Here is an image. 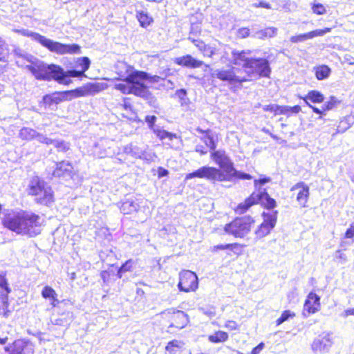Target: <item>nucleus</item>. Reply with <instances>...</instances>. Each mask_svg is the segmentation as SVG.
<instances>
[{"label":"nucleus","mask_w":354,"mask_h":354,"mask_svg":"<svg viewBox=\"0 0 354 354\" xmlns=\"http://www.w3.org/2000/svg\"><path fill=\"white\" fill-rule=\"evenodd\" d=\"M213 160L219 165L223 171L219 169L204 166L196 171L187 174L185 179L193 178H205L211 181H233L239 180H251L252 176L234 167V164L224 151L218 150L212 152Z\"/></svg>","instance_id":"1"},{"label":"nucleus","mask_w":354,"mask_h":354,"mask_svg":"<svg viewBox=\"0 0 354 354\" xmlns=\"http://www.w3.org/2000/svg\"><path fill=\"white\" fill-rule=\"evenodd\" d=\"M41 218L32 212L21 211L6 216L3 225L18 234L28 235L30 237L40 234Z\"/></svg>","instance_id":"2"},{"label":"nucleus","mask_w":354,"mask_h":354,"mask_svg":"<svg viewBox=\"0 0 354 354\" xmlns=\"http://www.w3.org/2000/svg\"><path fill=\"white\" fill-rule=\"evenodd\" d=\"M104 89L102 83H88L74 90L55 93L44 97V103L48 106L58 104L63 101L71 100L79 97L94 95Z\"/></svg>","instance_id":"3"},{"label":"nucleus","mask_w":354,"mask_h":354,"mask_svg":"<svg viewBox=\"0 0 354 354\" xmlns=\"http://www.w3.org/2000/svg\"><path fill=\"white\" fill-rule=\"evenodd\" d=\"M271 180L269 177H264L260 179H256L254 181V187L257 189V192H253L244 202L238 205L235 209L236 214H242L246 212L250 207L255 204H261L268 209H271L276 206V201L271 198L265 189L259 187V185H263Z\"/></svg>","instance_id":"4"},{"label":"nucleus","mask_w":354,"mask_h":354,"mask_svg":"<svg viewBox=\"0 0 354 354\" xmlns=\"http://www.w3.org/2000/svg\"><path fill=\"white\" fill-rule=\"evenodd\" d=\"M30 63L26 64L27 68L38 80L49 81L52 79L57 82L64 76V70L55 64H46L36 57H29Z\"/></svg>","instance_id":"5"},{"label":"nucleus","mask_w":354,"mask_h":354,"mask_svg":"<svg viewBox=\"0 0 354 354\" xmlns=\"http://www.w3.org/2000/svg\"><path fill=\"white\" fill-rule=\"evenodd\" d=\"M29 194L37 203L49 206L53 202V192L50 186L39 177H33L29 184Z\"/></svg>","instance_id":"6"},{"label":"nucleus","mask_w":354,"mask_h":354,"mask_svg":"<svg viewBox=\"0 0 354 354\" xmlns=\"http://www.w3.org/2000/svg\"><path fill=\"white\" fill-rule=\"evenodd\" d=\"M254 220L248 217L236 218L231 223L225 225V232L237 238H243L251 230V225Z\"/></svg>","instance_id":"7"},{"label":"nucleus","mask_w":354,"mask_h":354,"mask_svg":"<svg viewBox=\"0 0 354 354\" xmlns=\"http://www.w3.org/2000/svg\"><path fill=\"white\" fill-rule=\"evenodd\" d=\"M39 44L46 47L50 51L59 54H75L80 52V47L77 44H64L55 41L44 36L39 37Z\"/></svg>","instance_id":"8"},{"label":"nucleus","mask_w":354,"mask_h":354,"mask_svg":"<svg viewBox=\"0 0 354 354\" xmlns=\"http://www.w3.org/2000/svg\"><path fill=\"white\" fill-rule=\"evenodd\" d=\"M245 72L250 77H268L271 73L269 62L264 58H252Z\"/></svg>","instance_id":"9"},{"label":"nucleus","mask_w":354,"mask_h":354,"mask_svg":"<svg viewBox=\"0 0 354 354\" xmlns=\"http://www.w3.org/2000/svg\"><path fill=\"white\" fill-rule=\"evenodd\" d=\"M162 317L169 322V328H183L188 323L187 315L182 310L169 308L162 312Z\"/></svg>","instance_id":"10"},{"label":"nucleus","mask_w":354,"mask_h":354,"mask_svg":"<svg viewBox=\"0 0 354 354\" xmlns=\"http://www.w3.org/2000/svg\"><path fill=\"white\" fill-rule=\"evenodd\" d=\"M211 76L213 78H217L221 81L227 82L230 84H241L248 80L245 77H241L237 75L234 67L227 69L224 68L214 69L212 71Z\"/></svg>","instance_id":"11"},{"label":"nucleus","mask_w":354,"mask_h":354,"mask_svg":"<svg viewBox=\"0 0 354 354\" xmlns=\"http://www.w3.org/2000/svg\"><path fill=\"white\" fill-rule=\"evenodd\" d=\"M178 287L180 291L185 292L195 291L198 287L197 275L190 271L184 270L180 273V281Z\"/></svg>","instance_id":"12"},{"label":"nucleus","mask_w":354,"mask_h":354,"mask_svg":"<svg viewBox=\"0 0 354 354\" xmlns=\"http://www.w3.org/2000/svg\"><path fill=\"white\" fill-rule=\"evenodd\" d=\"M263 222L258 227L255 231V234L257 239H261L268 234L274 227L277 219V211H271L268 212H263Z\"/></svg>","instance_id":"13"},{"label":"nucleus","mask_w":354,"mask_h":354,"mask_svg":"<svg viewBox=\"0 0 354 354\" xmlns=\"http://www.w3.org/2000/svg\"><path fill=\"white\" fill-rule=\"evenodd\" d=\"M1 354H34V346L29 342L17 339L6 346Z\"/></svg>","instance_id":"14"},{"label":"nucleus","mask_w":354,"mask_h":354,"mask_svg":"<svg viewBox=\"0 0 354 354\" xmlns=\"http://www.w3.org/2000/svg\"><path fill=\"white\" fill-rule=\"evenodd\" d=\"M135 71H133L127 76V80L131 83V93L137 96L145 97L147 96L149 91L147 86L140 81L144 80L140 77H133Z\"/></svg>","instance_id":"15"},{"label":"nucleus","mask_w":354,"mask_h":354,"mask_svg":"<svg viewBox=\"0 0 354 354\" xmlns=\"http://www.w3.org/2000/svg\"><path fill=\"white\" fill-rule=\"evenodd\" d=\"M330 335L328 333L318 336L312 343L311 348L315 353H326L332 345Z\"/></svg>","instance_id":"16"},{"label":"nucleus","mask_w":354,"mask_h":354,"mask_svg":"<svg viewBox=\"0 0 354 354\" xmlns=\"http://www.w3.org/2000/svg\"><path fill=\"white\" fill-rule=\"evenodd\" d=\"M291 191H298L297 194V201L303 207H306V203L309 198V187L304 182L295 184Z\"/></svg>","instance_id":"17"},{"label":"nucleus","mask_w":354,"mask_h":354,"mask_svg":"<svg viewBox=\"0 0 354 354\" xmlns=\"http://www.w3.org/2000/svg\"><path fill=\"white\" fill-rule=\"evenodd\" d=\"M10 292V289L8 286L6 279L4 276L0 274V315H6L5 310L8 306V295Z\"/></svg>","instance_id":"18"},{"label":"nucleus","mask_w":354,"mask_h":354,"mask_svg":"<svg viewBox=\"0 0 354 354\" xmlns=\"http://www.w3.org/2000/svg\"><path fill=\"white\" fill-rule=\"evenodd\" d=\"M250 54V51L248 50H231L232 62L231 63L234 65L242 66L245 71L247 69L249 62L251 58L248 57V55Z\"/></svg>","instance_id":"19"},{"label":"nucleus","mask_w":354,"mask_h":354,"mask_svg":"<svg viewBox=\"0 0 354 354\" xmlns=\"http://www.w3.org/2000/svg\"><path fill=\"white\" fill-rule=\"evenodd\" d=\"M331 31L330 28H325L322 30H315L313 31H310L307 33L300 34L295 36H292L290 39V41L292 43H298L306 41L308 39L314 38L315 37L323 36L325 34L330 32Z\"/></svg>","instance_id":"20"},{"label":"nucleus","mask_w":354,"mask_h":354,"mask_svg":"<svg viewBox=\"0 0 354 354\" xmlns=\"http://www.w3.org/2000/svg\"><path fill=\"white\" fill-rule=\"evenodd\" d=\"M320 308V297L314 292H310L305 301L304 310L309 314L317 312Z\"/></svg>","instance_id":"21"},{"label":"nucleus","mask_w":354,"mask_h":354,"mask_svg":"<svg viewBox=\"0 0 354 354\" xmlns=\"http://www.w3.org/2000/svg\"><path fill=\"white\" fill-rule=\"evenodd\" d=\"M73 167L68 161H61L56 163V168L53 172L55 177H71Z\"/></svg>","instance_id":"22"},{"label":"nucleus","mask_w":354,"mask_h":354,"mask_svg":"<svg viewBox=\"0 0 354 354\" xmlns=\"http://www.w3.org/2000/svg\"><path fill=\"white\" fill-rule=\"evenodd\" d=\"M174 62L178 65L192 68H199L203 64V61L198 60L189 55L176 57Z\"/></svg>","instance_id":"23"},{"label":"nucleus","mask_w":354,"mask_h":354,"mask_svg":"<svg viewBox=\"0 0 354 354\" xmlns=\"http://www.w3.org/2000/svg\"><path fill=\"white\" fill-rule=\"evenodd\" d=\"M192 42L205 56L212 57L218 54L216 48L206 45L203 41L193 39Z\"/></svg>","instance_id":"24"},{"label":"nucleus","mask_w":354,"mask_h":354,"mask_svg":"<svg viewBox=\"0 0 354 354\" xmlns=\"http://www.w3.org/2000/svg\"><path fill=\"white\" fill-rule=\"evenodd\" d=\"M139 207L138 203L132 198H129L123 202L120 206V211L124 214L135 212Z\"/></svg>","instance_id":"25"},{"label":"nucleus","mask_w":354,"mask_h":354,"mask_svg":"<svg viewBox=\"0 0 354 354\" xmlns=\"http://www.w3.org/2000/svg\"><path fill=\"white\" fill-rule=\"evenodd\" d=\"M301 98L306 105L310 104L309 101L313 103H321L324 102V100L323 94L317 91H310L305 97Z\"/></svg>","instance_id":"26"},{"label":"nucleus","mask_w":354,"mask_h":354,"mask_svg":"<svg viewBox=\"0 0 354 354\" xmlns=\"http://www.w3.org/2000/svg\"><path fill=\"white\" fill-rule=\"evenodd\" d=\"M220 48H216V50H218V54L220 55V59L222 63H226L227 62H232V55H231V50L232 49L230 46L226 45H221L220 44Z\"/></svg>","instance_id":"27"},{"label":"nucleus","mask_w":354,"mask_h":354,"mask_svg":"<svg viewBox=\"0 0 354 354\" xmlns=\"http://www.w3.org/2000/svg\"><path fill=\"white\" fill-rule=\"evenodd\" d=\"M85 76L84 71L78 70H70L67 71H64V76L57 80V82L60 84H68L70 81L66 80L67 77H81Z\"/></svg>","instance_id":"28"},{"label":"nucleus","mask_w":354,"mask_h":354,"mask_svg":"<svg viewBox=\"0 0 354 354\" xmlns=\"http://www.w3.org/2000/svg\"><path fill=\"white\" fill-rule=\"evenodd\" d=\"M15 55L18 57V59L16 60L17 64L24 67L26 64L30 63L29 57H34V56L23 52L19 48L15 50Z\"/></svg>","instance_id":"29"},{"label":"nucleus","mask_w":354,"mask_h":354,"mask_svg":"<svg viewBox=\"0 0 354 354\" xmlns=\"http://www.w3.org/2000/svg\"><path fill=\"white\" fill-rule=\"evenodd\" d=\"M133 77H140L144 80H148L150 83H158L164 79L158 75H151L144 71H135V74Z\"/></svg>","instance_id":"30"},{"label":"nucleus","mask_w":354,"mask_h":354,"mask_svg":"<svg viewBox=\"0 0 354 354\" xmlns=\"http://www.w3.org/2000/svg\"><path fill=\"white\" fill-rule=\"evenodd\" d=\"M277 28L274 27H268L264 30L255 32L253 37L258 39H265L266 37H272L277 35Z\"/></svg>","instance_id":"31"},{"label":"nucleus","mask_w":354,"mask_h":354,"mask_svg":"<svg viewBox=\"0 0 354 354\" xmlns=\"http://www.w3.org/2000/svg\"><path fill=\"white\" fill-rule=\"evenodd\" d=\"M137 18L140 24L143 28H147L153 21V18L148 14L147 11L137 12Z\"/></svg>","instance_id":"32"},{"label":"nucleus","mask_w":354,"mask_h":354,"mask_svg":"<svg viewBox=\"0 0 354 354\" xmlns=\"http://www.w3.org/2000/svg\"><path fill=\"white\" fill-rule=\"evenodd\" d=\"M142 149L130 143L124 147V153L135 158H139L142 154Z\"/></svg>","instance_id":"33"},{"label":"nucleus","mask_w":354,"mask_h":354,"mask_svg":"<svg viewBox=\"0 0 354 354\" xmlns=\"http://www.w3.org/2000/svg\"><path fill=\"white\" fill-rule=\"evenodd\" d=\"M38 132L35 130L24 127L22 128L19 131V137L23 140H31L37 138Z\"/></svg>","instance_id":"34"},{"label":"nucleus","mask_w":354,"mask_h":354,"mask_svg":"<svg viewBox=\"0 0 354 354\" xmlns=\"http://www.w3.org/2000/svg\"><path fill=\"white\" fill-rule=\"evenodd\" d=\"M208 339L213 343L223 342L228 339V334L224 331L218 330L213 335H209Z\"/></svg>","instance_id":"35"},{"label":"nucleus","mask_w":354,"mask_h":354,"mask_svg":"<svg viewBox=\"0 0 354 354\" xmlns=\"http://www.w3.org/2000/svg\"><path fill=\"white\" fill-rule=\"evenodd\" d=\"M288 109L287 106H279L276 104L266 105L263 107L264 111L274 112L276 114H286Z\"/></svg>","instance_id":"36"},{"label":"nucleus","mask_w":354,"mask_h":354,"mask_svg":"<svg viewBox=\"0 0 354 354\" xmlns=\"http://www.w3.org/2000/svg\"><path fill=\"white\" fill-rule=\"evenodd\" d=\"M330 68L326 65H322L317 68L315 71L316 77L319 80H322L327 78L330 73Z\"/></svg>","instance_id":"37"},{"label":"nucleus","mask_w":354,"mask_h":354,"mask_svg":"<svg viewBox=\"0 0 354 354\" xmlns=\"http://www.w3.org/2000/svg\"><path fill=\"white\" fill-rule=\"evenodd\" d=\"M8 46L3 39L0 37V61L6 62L8 57Z\"/></svg>","instance_id":"38"},{"label":"nucleus","mask_w":354,"mask_h":354,"mask_svg":"<svg viewBox=\"0 0 354 354\" xmlns=\"http://www.w3.org/2000/svg\"><path fill=\"white\" fill-rule=\"evenodd\" d=\"M154 133L158 137L160 140L169 139V140H173L174 138L176 137L175 134H173L170 132L166 131L165 130L160 129L159 128L153 129Z\"/></svg>","instance_id":"39"},{"label":"nucleus","mask_w":354,"mask_h":354,"mask_svg":"<svg viewBox=\"0 0 354 354\" xmlns=\"http://www.w3.org/2000/svg\"><path fill=\"white\" fill-rule=\"evenodd\" d=\"M182 343L178 340H172L166 346V351L171 354H176L178 350L181 348Z\"/></svg>","instance_id":"40"},{"label":"nucleus","mask_w":354,"mask_h":354,"mask_svg":"<svg viewBox=\"0 0 354 354\" xmlns=\"http://www.w3.org/2000/svg\"><path fill=\"white\" fill-rule=\"evenodd\" d=\"M15 31L16 32L21 34V35L31 37L33 40H35L37 42H39V37L42 36L41 35H40L39 33L34 32L30 31L27 29L15 30Z\"/></svg>","instance_id":"41"},{"label":"nucleus","mask_w":354,"mask_h":354,"mask_svg":"<svg viewBox=\"0 0 354 354\" xmlns=\"http://www.w3.org/2000/svg\"><path fill=\"white\" fill-rule=\"evenodd\" d=\"M53 145L57 148L58 151L66 152L70 149V144L62 140H55Z\"/></svg>","instance_id":"42"},{"label":"nucleus","mask_w":354,"mask_h":354,"mask_svg":"<svg viewBox=\"0 0 354 354\" xmlns=\"http://www.w3.org/2000/svg\"><path fill=\"white\" fill-rule=\"evenodd\" d=\"M131 83L126 77L124 83L116 84L115 88L124 94H129L131 93Z\"/></svg>","instance_id":"43"},{"label":"nucleus","mask_w":354,"mask_h":354,"mask_svg":"<svg viewBox=\"0 0 354 354\" xmlns=\"http://www.w3.org/2000/svg\"><path fill=\"white\" fill-rule=\"evenodd\" d=\"M175 95L179 99L180 103L182 106L187 105L189 102V99L187 97L186 90L181 88L176 91Z\"/></svg>","instance_id":"44"},{"label":"nucleus","mask_w":354,"mask_h":354,"mask_svg":"<svg viewBox=\"0 0 354 354\" xmlns=\"http://www.w3.org/2000/svg\"><path fill=\"white\" fill-rule=\"evenodd\" d=\"M295 316V313L291 312L289 310H285L282 313L281 317L277 319V324L280 325L284 322L287 321L289 318H292Z\"/></svg>","instance_id":"45"},{"label":"nucleus","mask_w":354,"mask_h":354,"mask_svg":"<svg viewBox=\"0 0 354 354\" xmlns=\"http://www.w3.org/2000/svg\"><path fill=\"white\" fill-rule=\"evenodd\" d=\"M133 261L132 260H128L127 261L124 263H123L122 265V266L119 268L118 271V274H117V276L119 277V278H122V274L123 272H127V271H129L131 270V268L133 266Z\"/></svg>","instance_id":"46"},{"label":"nucleus","mask_w":354,"mask_h":354,"mask_svg":"<svg viewBox=\"0 0 354 354\" xmlns=\"http://www.w3.org/2000/svg\"><path fill=\"white\" fill-rule=\"evenodd\" d=\"M41 295L45 299H51L57 297V293L51 287L45 286L41 292Z\"/></svg>","instance_id":"47"},{"label":"nucleus","mask_w":354,"mask_h":354,"mask_svg":"<svg viewBox=\"0 0 354 354\" xmlns=\"http://www.w3.org/2000/svg\"><path fill=\"white\" fill-rule=\"evenodd\" d=\"M36 140L40 143L45 144L46 145H53L55 141V139L48 138L46 136L41 134L39 133H37Z\"/></svg>","instance_id":"48"},{"label":"nucleus","mask_w":354,"mask_h":354,"mask_svg":"<svg viewBox=\"0 0 354 354\" xmlns=\"http://www.w3.org/2000/svg\"><path fill=\"white\" fill-rule=\"evenodd\" d=\"M311 8L313 13L316 15H324L326 12L325 7L322 3H319L313 4Z\"/></svg>","instance_id":"49"},{"label":"nucleus","mask_w":354,"mask_h":354,"mask_svg":"<svg viewBox=\"0 0 354 354\" xmlns=\"http://www.w3.org/2000/svg\"><path fill=\"white\" fill-rule=\"evenodd\" d=\"M240 245L238 243H232V244H220L215 245L213 248V251H216L218 250H227L230 249L231 250H234V248L239 247Z\"/></svg>","instance_id":"50"},{"label":"nucleus","mask_w":354,"mask_h":354,"mask_svg":"<svg viewBox=\"0 0 354 354\" xmlns=\"http://www.w3.org/2000/svg\"><path fill=\"white\" fill-rule=\"evenodd\" d=\"M90 64V59L86 57H84L79 60V66L81 67V71H84V73L88 69Z\"/></svg>","instance_id":"51"},{"label":"nucleus","mask_w":354,"mask_h":354,"mask_svg":"<svg viewBox=\"0 0 354 354\" xmlns=\"http://www.w3.org/2000/svg\"><path fill=\"white\" fill-rule=\"evenodd\" d=\"M337 101L336 98L334 96H331L330 97V100L328 101V102H326L322 105L323 111L331 110L332 109H333V107L335 106V105L337 103Z\"/></svg>","instance_id":"52"},{"label":"nucleus","mask_w":354,"mask_h":354,"mask_svg":"<svg viewBox=\"0 0 354 354\" xmlns=\"http://www.w3.org/2000/svg\"><path fill=\"white\" fill-rule=\"evenodd\" d=\"M155 158H156V156L153 153L147 152L145 150H142V154L139 157L140 159L146 160L148 162L153 161Z\"/></svg>","instance_id":"53"},{"label":"nucleus","mask_w":354,"mask_h":354,"mask_svg":"<svg viewBox=\"0 0 354 354\" xmlns=\"http://www.w3.org/2000/svg\"><path fill=\"white\" fill-rule=\"evenodd\" d=\"M204 142L206 146L211 150H214L216 149V145L212 136L207 135L204 138Z\"/></svg>","instance_id":"54"},{"label":"nucleus","mask_w":354,"mask_h":354,"mask_svg":"<svg viewBox=\"0 0 354 354\" xmlns=\"http://www.w3.org/2000/svg\"><path fill=\"white\" fill-rule=\"evenodd\" d=\"M156 121V117L155 115H147L145 117V122L148 124L149 127L153 131L154 124Z\"/></svg>","instance_id":"55"},{"label":"nucleus","mask_w":354,"mask_h":354,"mask_svg":"<svg viewBox=\"0 0 354 354\" xmlns=\"http://www.w3.org/2000/svg\"><path fill=\"white\" fill-rule=\"evenodd\" d=\"M250 35V30L248 28H241L238 30V36L241 38H246Z\"/></svg>","instance_id":"56"},{"label":"nucleus","mask_w":354,"mask_h":354,"mask_svg":"<svg viewBox=\"0 0 354 354\" xmlns=\"http://www.w3.org/2000/svg\"><path fill=\"white\" fill-rule=\"evenodd\" d=\"M225 326L231 330H236L238 328V324L235 321L233 320L227 321L225 323Z\"/></svg>","instance_id":"57"},{"label":"nucleus","mask_w":354,"mask_h":354,"mask_svg":"<svg viewBox=\"0 0 354 354\" xmlns=\"http://www.w3.org/2000/svg\"><path fill=\"white\" fill-rule=\"evenodd\" d=\"M252 6L255 8L261 7V8H267V9L272 8L271 5L269 3L266 2V1H260L259 3H255Z\"/></svg>","instance_id":"58"},{"label":"nucleus","mask_w":354,"mask_h":354,"mask_svg":"<svg viewBox=\"0 0 354 354\" xmlns=\"http://www.w3.org/2000/svg\"><path fill=\"white\" fill-rule=\"evenodd\" d=\"M353 237H354V225H351L346 231L345 238L351 239Z\"/></svg>","instance_id":"59"},{"label":"nucleus","mask_w":354,"mask_h":354,"mask_svg":"<svg viewBox=\"0 0 354 354\" xmlns=\"http://www.w3.org/2000/svg\"><path fill=\"white\" fill-rule=\"evenodd\" d=\"M264 346V343L261 342L252 349L251 354H259L263 349Z\"/></svg>","instance_id":"60"},{"label":"nucleus","mask_w":354,"mask_h":354,"mask_svg":"<svg viewBox=\"0 0 354 354\" xmlns=\"http://www.w3.org/2000/svg\"><path fill=\"white\" fill-rule=\"evenodd\" d=\"M168 171L163 167H159L158 169V175L159 178L166 176L168 175Z\"/></svg>","instance_id":"61"},{"label":"nucleus","mask_w":354,"mask_h":354,"mask_svg":"<svg viewBox=\"0 0 354 354\" xmlns=\"http://www.w3.org/2000/svg\"><path fill=\"white\" fill-rule=\"evenodd\" d=\"M287 107L288 108V113L289 111H291L294 113H298L299 112L301 111V106H299V105H295L294 106H287Z\"/></svg>","instance_id":"62"},{"label":"nucleus","mask_w":354,"mask_h":354,"mask_svg":"<svg viewBox=\"0 0 354 354\" xmlns=\"http://www.w3.org/2000/svg\"><path fill=\"white\" fill-rule=\"evenodd\" d=\"M196 151L200 153L201 155H204L207 153V150L202 145H196Z\"/></svg>","instance_id":"63"},{"label":"nucleus","mask_w":354,"mask_h":354,"mask_svg":"<svg viewBox=\"0 0 354 354\" xmlns=\"http://www.w3.org/2000/svg\"><path fill=\"white\" fill-rule=\"evenodd\" d=\"M308 106L313 109V112L318 113V114H322L325 111H323L322 107L321 109H319V108L314 106L311 104H308Z\"/></svg>","instance_id":"64"}]
</instances>
